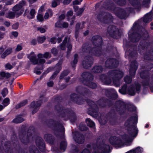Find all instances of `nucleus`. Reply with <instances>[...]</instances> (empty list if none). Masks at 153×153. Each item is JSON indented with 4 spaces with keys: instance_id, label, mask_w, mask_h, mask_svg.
<instances>
[{
    "instance_id": "1",
    "label": "nucleus",
    "mask_w": 153,
    "mask_h": 153,
    "mask_svg": "<svg viewBox=\"0 0 153 153\" xmlns=\"http://www.w3.org/2000/svg\"><path fill=\"white\" fill-rule=\"evenodd\" d=\"M131 120H128L125 123V126L128 129H126L130 136L125 135L124 138L125 143L122 144L121 141L118 139L116 137H111L109 141L111 144L114 145H117L120 147H121L125 146H129L131 145L132 140L130 137H136L138 133V130L137 127L134 125L137 122V116L132 117Z\"/></svg>"
},
{
    "instance_id": "2",
    "label": "nucleus",
    "mask_w": 153,
    "mask_h": 153,
    "mask_svg": "<svg viewBox=\"0 0 153 153\" xmlns=\"http://www.w3.org/2000/svg\"><path fill=\"white\" fill-rule=\"evenodd\" d=\"M51 56V54L48 52H46L43 54L39 53L38 55V57L39 59H40L37 60L36 59V55L34 53L32 52L28 56V57L33 64L42 65L45 62V59H42V58L44 57L48 59L50 58Z\"/></svg>"
},
{
    "instance_id": "3",
    "label": "nucleus",
    "mask_w": 153,
    "mask_h": 153,
    "mask_svg": "<svg viewBox=\"0 0 153 153\" xmlns=\"http://www.w3.org/2000/svg\"><path fill=\"white\" fill-rule=\"evenodd\" d=\"M24 4V2H21L13 7L12 10L15 13V15L16 17H19L22 13L23 11L22 9V8Z\"/></svg>"
},
{
    "instance_id": "4",
    "label": "nucleus",
    "mask_w": 153,
    "mask_h": 153,
    "mask_svg": "<svg viewBox=\"0 0 153 153\" xmlns=\"http://www.w3.org/2000/svg\"><path fill=\"white\" fill-rule=\"evenodd\" d=\"M97 147L98 151L103 153H109L110 152V148L109 146L105 144L102 142L100 143H97Z\"/></svg>"
},
{
    "instance_id": "5",
    "label": "nucleus",
    "mask_w": 153,
    "mask_h": 153,
    "mask_svg": "<svg viewBox=\"0 0 153 153\" xmlns=\"http://www.w3.org/2000/svg\"><path fill=\"white\" fill-rule=\"evenodd\" d=\"M119 91L120 93L123 94L127 92L129 95H133L135 93L134 88L132 86L127 89L126 85H124L121 89H119Z\"/></svg>"
},
{
    "instance_id": "6",
    "label": "nucleus",
    "mask_w": 153,
    "mask_h": 153,
    "mask_svg": "<svg viewBox=\"0 0 153 153\" xmlns=\"http://www.w3.org/2000/svg\"><path fill=\"white\" fill-rule=\"evenodd\" d=\"M128 35L129 38L131 39V41L133 42H137L138 41L141 37V35L138 33H134L131 35L130 32H129Z\"/></svg>"
},
{
    "instance_id": "7",
    "label": "nucleus",
    "mask_w": 153,
    "mask_h": 153,
    "mask_svg": "<svg viewBox=\"0 0 153 153\" xmlns=\"http://www.w3.org/2000/svg\"><path fill=\"white\" fill-rule=\"evenodd\" d=\"M137 67V62L134 61L132 62L130 66V74L133 76L135 74V71Z\"/></svg>"
},
{
    "instance_id": "8",
    "label": "nucleus",
    "mask_w": 153,
    "mask_h": 153,
    "mask_svg": "<svg viewBox=\"0 0 153 153\" xmlns=\"http://www.w3.org/2000/svg\"><path fill=\"white\" fill-rule=\"evenodd\" d=\"M93 149H96V148H94L93 144H88L86 146V148L82 151L81 153H90V151Z\"/></svg>"
},
{
    "instance_id": "9",
    "label": "nucleus",
    "mask_w": 153,
    "mask_h": 153,
    "mask_svg": "<svg viewBox=\"0 0 153 153\" xmlns=\"http://www.w3.org/2000/svg\"><path fill=\"white\" fill-rule=\"evenodd\" d=\"M28 11L26 10L25 11V13L27 15V17L30 19H33L34 18L36 14V11L35 9H31L30 12L28 13Z\"/></svg>"
},
{
    "instance_id": "10",
    "label": "nucleus",
    "mask_w": 153,
    "mask_h": 153,
    "mask_svg": "<svg viewBox=\"0 0 153 153\" xmlns=\"http://www.w3.org/2000/svg\"><path fill=\"white\" fill-rule=\"evenodd\" d=\"M113 75L115 77L114 78H121L123 76V73L118 70L114 71L112 73L111 75Z\"/></svg>"
},
{
    "instance_id": "11",
    "label": "nucleus",
    "mask_w": 153,
    "mask_h": 153,
    "mask_svg": "<svg viewBox=\"0 0 153 153\" xmlns=\"http://www.w3.org/2000/svg\"><path fill=\"white\" fill-rule=\"evenodd\" d=\"M117 64V62L116 61V60L114 59H108L106 62L105 64L106 66L107 67H108L110 68V65H113L114 64Z\"/></svg>"
},
{
    "instance_id": "12",
    "label": "nucleus",
    "mask_w": 153,
    "mask_h": 153,
    "mask_svg": "<svg viewBox=\"0 0 153 153\" xmlns=\"http://www.w3.org/2000/svg\"><path fill=\"white\" fill-rule=\"evenodd\" d=\"M55 26L57 27L66 28L68 26V24L65 22H61L60 21H58L56 23Z\"/></svg>"
},
{
    "instance_id": "13",
    "label": "nucleus",
    "mask_w": 153,
    "mask_h": 153,
    "mask_svg": "<svg viewBox=\"0 0 153 153\" xmlns=\"http://www.w3.org/2000/svg\"><path fill=\"white\" fill-rule=\"evenodd\" d=\"M55 69H57V71H56L54 74L51 76V79H53L54 78L58 73L59 72L61 69V64H57L55 67Z\"/></svg>"
},
{
    "instance_id": "14",
    "label": "nucleus",
    "mask_w": 153,
    "mask_h": 153,
    "mask_svg": "<svg viewBox=\"0 0 153 153\" xmlns=\"http://www.w3.org/2000/svg\"><path fill=\"white\" fill-rule=\"evenodd\" d=\"M12 51V48H8L1 55V57L3 59L7 55L11 53Z\"/></svg>"
},
{
    "instance_id": "15",
    "label": "nucleus",
    "mask_w": 153,
    "mask_h": 153,
    "mask_svg": "<svg viewBox=\"0 0 153 153\" xmlns=\"http://www.w3.org/2000/svg\"><path fill=\"white\" fill-rule=\"evenodd\" d=\"M152 16L151 13L147 14L143 18V21L146 23H147L151 20V18Z\"/></svg>"
},
{
    "instance_id": "16",
    "label": "nucleus",
    "mask_w": 153,
    "mask_h": 153,
    "mask_svg": "<svg viewBox=\"0 0 153 153\" xmlns=\"http://www.w3.org/2000/svg\"><path fill=\"white\" fill-rule=\"evenodd\" d=\"M74 138L75 141L79 143H82L84 141V137L82 136H81L77 138L76 137H74Z\"/></svg>"
},
{
    "instance_id": "17",
    "label": "nucleus",
    "mask_w": 153,
    "mask_h": 153,
    "mask_svg": "<svg viewBox=\"0 0 153 153\" xmlns=\"http://www.w3.org/2000/svg\"><path fill=\"white\" fill-rule=\"evenodd\" d=\"M62 1V0H53L52 2L51 7H56L60 4Z\"/></svg>"
},
{
    "instance_id": "18",
    "label": "nucleus",
    "mask_w": 153,
    "mask_h": 153,
    "mask_svg": "<svg viewBox=\"0 0 153 153\" xmlns=\"http://www.w3.org/2000/svg\"><path fill=\"white\" fill-rule=\"evenodd\" d=\"M5 15L6 17L9 19H13L16 16L15 13L12 12H9L6 13Z\"/></svg>"
},
{
    "instance_id": "19",
    "label": "nucleus",
    "mask_w": 153,
    "mask_h": 153,
    "mask_svg": "<svg viewBox=\"0 0 153 153\" xmlns=\"http://www.w3.org/2000/svg\"><path fill=\"white\" fill-rule=\"evenodd\" d=\"M53 15L52 10H49L48 12L46 13L44 16V18L45 19H47L49 17L52 16Z\"/></svg>"
},
{
    "instance_id": "20",
    "label": "nucleus",
    "mask_w": 153,
    "mask_h": 153,
    "mask_svg": "<svg viewBox=\"0 0 153 153\" xmlns=\"http://www.w3.org/2000/svg\"><path fill=\"white\" fill-rule=\"evenodd\" d=\"M10 74L8 73H5L4 72H0V79H2L4 77H9L10 76Z\"/></svg>"
},
{
    "instance_id": "21",
    "label": "nucleus",
    "mask_w": 153,
    "mask_h": 153,
    "mask_svg": "<svg viewBox=\"0 0 153 153\" xmlns=\"http://www.w3.org/2000/svg\"><path fill=\"white\" fill-rule=\"evenodd\" d=\"M10 99L8 98H6L3 100L2 104L5 107L7 106L10 104Z\"/></svg>"
},
{
    "instance_id": "22",
    "label": "nucleus",
    "mask_w": 153,
    "mask_h": 153,
    "mask_svg": "<svg viewBox=\"0 0 153 153\" xmlns=\"http://www.w3.org/2000/svg\"><path fill=\"white\" fill-rule=\"evenodd\" d=\"M23 119L22 117L18 116L14 119L13 121L16 123H19L23 122Z\"/></svg>"
},
{
    "instance_id": "23",
    "label": "nucleus",
    "mask_w": 153,
    "mask_h": 153,
    "mask_svg": "<svg viewBox=\"0 0 153 153\" xmlns=\"http://www.w3.org/2000/svg\"><path fill=\"white\" fill-rule=\"evenodd\" d=\"M67 143L66 141H64L62 142L60 144V148L61 150H65L66 148Z\"/></svg>"
},
{
    "instance_id": "24",
    "label": "nucleus",
    "mask_w": 153,
    "mask_h": 153,
    "mask_svg": "<svg viewBox=\"0 0 153 153\" xmlns=\"http://www.w3.org/2000/svg\"><path fill=\"white\" fill-rule=\"evenodd\" d=\"M39 106L38 104H36V103L34 102H32L30 105V107L31 108H34L36 109V111H32V113L33 114L35 113L37 111V108Z\"/></svg>"
},
{
    "instance_id": "25",
    "label": "nucleus",
    "mask_w": 153,
    "mask_h": 153,
    "mask_svg": "<svg viewBox=\"0 0 153 153\" xmlns=\"http://www.w3.org/2000/svg\"><path fill=\"white\" fill-rule=\"evenodd\" d=\"M86 123L87 125L90 127H93L94 126V123L90 119L88 118L86 120Z\"/></svg>"
},
{
    "instance_id": "26",
    "label": "nucleus",
    "mask_w": 153,
    "mask_h": 153,
    "mask_svg": "<svg viewBox=\"0 0 153 153\" xmlns=\"http://www.w3.org/2000/svg\"><path fill=\"white\" fill-rule=\"evenodd\" d=\"M93 71L95 73H98L102 71V69L101 66H96L93 69Z\"/></svg>"
},
{
    "instance_id": "27",
    "label": "nucleus",
    "mask_w": 153,
    "mask_h": 153,
    "mask_svg": "<svg viewBox=\"0 0 153 153\" xmlns=\"http://www.w3.org/2000/svg\"><path fill=\"white\" fill-rule=\"evenodd\" d=\"M116 30V27L114 26H110L108 28V30L110 33L114 32Z\"/></svg>"
},
{
    "instance_id": "28",
    "label": "nucleus",
    "mask_w": 153,
    "mask_h": 153,
    "mask_svg": "<svg viewBox=\"0 0 153 153\" xmlns=\"http://www.w3.org/2000/svg\"><path fill=\"white\" fill-rule=\"evenodd\" d=\"M67 40V38L65 37L62 44L60 45V48L62 50H64L65 48V43Z\"/></svg>"
},
{
    "instance_id": "29",
    "label": "nucleus",
    "mask_w": 153,
    "mask_h": 153,
    "mask_svg": "<svg viewBox=\"0 0 153 153\" xmlns=\"http://www.w3.org/2000/svg\"><path fill=\"white\" fill-rule=\"evenodd\" d=\"M83 66L86 68H88V67H90L91 66V63L89 61H87L85 63L83 62Z\"/></svg>"
},
{
    "instance_id": "30",
    "label": "nucleus",
    "mask_w": 153,
    "mask_h": 153,
    "mask_svg": "<svg viewBox=\"0 0 153 153\" xmlns=\"http://www.w3.org/2000/svg\"><path fill=\"white\" fill-rule=\"evenodd\" d=\"M37 19L39 22H42L44 20L43 15L40 14H38L37 16Z\"/></svg>"
},
{
    "instance_id": "31",
    "label": "nucleus",
    "mask_w": 153,
    "mask_h": 153,
    "mask_svg": "<svg viewBox=\"0 0 153 153\" xmlns=\"http://www.w3.org/2000/svg\"><path fill=\"white\" fill-rule=\"evenodd\" d=\"M8 91L6 88H4L2 91L1 94L4 97L8 94Z\"/></svg>"
},
{
    "instance_id": "32",
    "label": "nucleus",
    "mask_w": 153,
    "mask_h": 153,
    "mask_svg": "<svg viewBox=\"0 0 153 153\" xmlns=\"http://www.w3.org/2000/svg\"><path fill=\"white\" fill-rule=\"evenodd\" d=\"M124 81L126 82L129 83L131 82V78L129 76H126L125 77Z\"/></svg>"
},
{
    "instance_id": "33",
    "label": "nucleus",
    "mask_w": 153,
    "mask_h": 153,
    "mask_svg": "<svg viewBox=\"0 0 153 153\" xmlns=\"http://www.w3.org/2000/svg\"><path fill=\"white\" fill-rule=\"evenodd\" d=\"M45 40V36L39 37L38 38V41L40 43H43Z\"/></svg>"
},
{
    "instance_id": "34",
    "label": "nucleus",
    "mask_w": 153,
    "mask_h": 153,
    "mask_svg": "<svg viewBox=\"0 0 153 153\" xmlns=\"http://www.w3.org/2000/svg\"><path fill=\"white\" fill-rule=\"evenodd\" d=\"M150 1V0H146L143 2V5L146 7H148L149 6Z\"/></svg>"
},
{
    "instance_id": "35",
    "label": "nucleus",
    "mask_w": 153,
    "mask_h": 153,
    "mask_svg": "<svg viewBox=\"0 0 153 153\" xmlns=\"http://www.w3.org/2000/svg\"><path fill=\"white\" fill-rule=\"evenodd\" d=\"M84 10V9L83 8H79L78 10H77V14L78 15H79L81 14L83 12Z\"/></svg>"
},
{
    "instance_id": "36",
    "label": "nucleus",
    "mask_w": 153,
    "mask_h": 153,
    "mask_svg": "<svg viewBox=\"0 0 153 153\" xmlns=\"http://www.w3.org/2000/svg\"><path fill=\"white\" fill-rule=\"evenodd\" d=\"M73 14V11L72 10H70L67 12V15L69 18H73V17L72 16Z\"/></svg>"
},
{
    "instance_id": "37",
    "label": "nucleus",
    "mask_w": 153,
    "mask_h": 153,
    "mask_svg": "<svg viewBox=\"0 0 153 153\" xmlns=\"http://www.w3.org/2000/svg\"><path fill=\"white\" fill-rule=\"evenodd\" d=\"M13 67V65L9 63L6 64L5 65V68L6 69H10Z\"/></svg>"
},
{
    "instance_id": "38",
    "label": "nucleus",
    "mask_w": 153,
    "mask_h": 153,
    "mask_svg": "<svg viewBox=\"0 0 153 153\" xmlns=\"http://www.w3.org/2000/svg\"><path fill=\"white\" fill-rule=\"evenodd\" d=\"M57 38L56 37L52 38L51 39L50 41L51 43L55 44L56 43Z\"/></svg>"
},
{
    "instance_id": "39",
    "label": "nucleus",
    "mask_w": 153,
    "mask_h": 153,
    "mask_svg": "<svg viewBox=\"0 0 153 153\" xmlns=\"http://www.w3.org/2000/svg\"><path fill=\"white\" fill-rule=\"evenodd\" d=\"M68 74V73L66 71H64V72L62 73L60 76L59 78L60 79H62L64 76L67 75Z\"/></svg>"
},
{
    "instance_id": "40",
    "label": "nucleus",
    "mask_w": 153,
    "mask_h": 153,
    "mask_svg": "<svg viewBox=\"0 0 153 153\" xmlns=\"http://www.w3.org/2000/svg\"><path fill=\"white\" fill-rule=\"evenodd\" d=\"M72 0H64L63 3L65 5H67L70 4Z\"/></svg>"
},
{
    "instance_id": "41",
    "label": "nucleus",
    "mask_w": 153,
    "mask_h": 153,
    "mask_svg": "<svg viewBox=\"0 0 153 153\" xmlns=\"http://www.w3.org/2000/svg\"><path fill=\"white\" fill-rule=\"evenodd\" d=\"M52 53L54 55H56L57 53V49L55 48H53L51 51Z\"/></svg>"
},
{
    "instance_id": "42",
    "label": "nucleus",
    "mask_w": 153,
    "mask_h": 153,
    "mask_svg": "<svg viewBox=\"0 0 153 153\" xmlns=\"http://www.w3.org/2000/svg\"><path fill=\"white\" fill-rule=\"evenodd\" d=\"M22 46L19 45H18L16 48V51H19L21 50L22 49Z\"/></svg>"
},
{
    "instance_id": "43",
    "label": "nucleus",
    "mask_w": 153,
    "mask_h": 153,
    "mask_svg": "<svg viewBox=\"0 0 153 153\" xmlns=\"http://www.w3.org/2000/svg\"><path fill=\"white\" fill-rule=\"evenodd\" d=\"M89 86L91 88H94L97 87V85L95 83L91 82L90 83Z\"/></svg>"
},
{
    "instance_id": "44",
    "label": "nucleus",
    "mask_w": 153,
    "mask_h": 153,
    "mask_svg": "<svg viewBox=\"0 0 153 153\" xmlns=\"http://www.w3.org/2000/svg\"><path fill=\"white\" fill-rule=\"evenodd\" d=\"M78 56L77 54H75L74 56V59L73 62L74 64H76L78 61Z\"/></svg>"
},
{
    "instance_id": "45",
    "label": "nucleus",
    "mask_w": 153,
    "mask_h": 153,
    "mask_svg": "<svg viewBox=\"0 0 153 153\" xmlns=\"http://www.w3.org/2000/svg\"><path fill=\"white\" fill-rule=\"evenodd\" d=\"M67 46L68 48V52L70 51L72 48V46L71 44L70 43H68L67 44Z\"/></svg>"
},
{
    "instance_id": "46",
    "label": "nucleus",
    "mask_w": 153,
    "mask_h": 153,
    "mask_svg": "<svg viewBox=\"0 0 153 153\" xmlns=\"http://www.w3.org/2000/svg\"><path fill=\"white\" fill-rule=\"evenodd\" d=\"M53 82L51 81H50L47 83V85L49 87H51L53 86Z\"/></svg>"
},
{
    "instance_id": "47",
    "label": "nucleus",
    "mask_w": 153,
    "mask_h": 153,
    "mask_svg": "<svg viewBox=\"0 0 153 153\" xmlns=\"http://www.w3.org/2000/svg\"><path fill=\"white\" fill-rule=\"evenodd\" d=\"M81 2L79 0H75L73 2L74 4H79Z\"/></svg>"
},
{
    "instance_id": "48",
    "label": "nucleus",
    "mask_w": 153,
    "mask_h": 153,
    "mask_svg": "<svg viewBox=\"0 0 153 153\" xmlns=\"http://www.w3.org/2000/svg\"><path fill=\"white\" fill-rule=\"evenodd\" d=\"M27 103V101L25 100L24 101L21 102L20 104V106L19 107H20L21 106H23L25 105Z\"/></svg>"
},
{
    "instance_id": "49",
    "label": "nucleus",
    "mask_w": 153,
    "mask_h": 153,
    "mask_svg": "<svg viewBox=\"0 0 153 153\" xmlns=\"http://www.w3.org/2000/svg\"><path fill=\"white\" fill-rule=\"evenodd\" d=\"M19 26V24L18 23H16L14 24L13 25V28L15 29H17Z\"/></svg>"
},
{
    "instance_id": "50",
    "label": "nucleus",
    "mask_w": 153,
    "mask_h": 153,
    "mask_svg": "<svg viewBox=\"0 0 153 153\" xmlns=\"http://www.w3.org/2000/svg\"><path fill=\"white\" fill-rule=\"evenodd\" d=\"M38 30L41 33H44L45 31V30L42 27H40L38 29Z\"/></svg>"
},
{
    "instance_id": "51",
    "label": "nucleus",
    "mask_w": 153,
    "mask_h": 153,
    "mask_svg": "<svg viewBox=\"0 0 153 153\" xmlns=\"http://www.w3.org/2000/svg\"><path fill=\"white\" fill-rule=\"evenodd\" d=\"M6 11V10L1 11L0 12V16H4L5 13Z\"/></svg>"
},
{
    "instance_id": "52",
    "label": "nucleus",
    "mask_w": 153,
    "mask_h": 153,
    "mask_svg": "<svg viewBox=\"0 0 153 153\" xmlns=\"http://www.w3.org/2000/svg\"><path fill=\"white\" fill-rule=\"evenodd\" d=\"M12 34L15 37L17 36L18 33L16 32H12Z\"/></svg>"
},
{
    "instance_id": "53",
    "label": "nucleus",
    "mask_w": 153,
    "mask_h": 153,
    "mask_svg": "<svg viewBox=\"0 0 153 153\" xmlns=\"http://www.w3.org/2000/svg\"><path fill=\"white\" fill-rule=\"evenodd\" d=\"M31 43L32 45H35L36 43V41L35 39H33L32 40Z\"/></svg>"
},
{
    "instance_id": "54",
    "label": "nucleus",
    "mask_w": 153,
    "mask_h": 153,
    "mask_svg": "<svg viewBox=\"0 0 153 153\" xmlns=\"http://www.w3.org/2000/svg\"><path fill=\"white\" fill-rule=\"evenodd\" d=\"M24 55V53H19L18 56V57L19 59H21L22 58Z\"/></svg>"
},
{
    "instance_id": "55",
    "label": "nucleus",
    "mask_w": 153,
    "mask_h": 153,
    "mask_svg": "<svg viewBox=\"0 0 153 153\" xmlns=\"http://www.w3.org/2000/svg\"><path fill=\"white\" fill-rule=\"evenodd\" d=\"M4 24L6 26L8 27L10 25V23L9 22L6 21L4 22Z\"/></svg>"
},
{
    "instance_id": "56",
    "label": "nucleus",
    "mask_w": 153,
    "mask_h": 153,
    "mask_svg": "<svg viewBox=\"0 0 153 153\" xmlns=\"http://www.w3.org/2000/svg\"><path fill=\"white\" fill-rule=\"evenodd\" d=\"M44 10V7L43 6H42L39 10V12H42Z\"/></svg>"
},
{
    "instance_id": "57",
    "label": "nucleus",
    "mask_w": 153,
    "mask_h": 153,
    "mask_svg": "<svg viewBox=\"0 0 153 153\" xmlns=\"http://www.w3.org/2000/svg\"><path fill=\"white\" fill-rule=\"evenodd\" d=\"M74 8L75 11L76 12V13H77V10L79 9L78 7L77 6H75L74 7Z\"/></svg>"
},
{
    "instance_id": "58",
    "label": "nucleus",
    "mask_w": 153,
    "mask_h": 153,
    "mask_svg": "<svg viewBox=\"0 0 153 153\" xmlns=\"http://www.w3.org/2000/svg\"><path fill=\"white\" fill-rule=\"evenodd\" d=\"M4 51V49L3 47L0 48V55H1L2 54V53Z\"/></svg>"
},
{
    "instance_id": "59",
    "label": "nucleus",
    "mask_w": 153,
    "mask_h": 153,
    "mask_svg": "<svg viewBox=\"0 0 153 153\" xmlns=\"http://www.w3.org/2000/svg\"><path fill=\"white\" fill-rule=\"evenodd\" d=\"M4 37V34L3 33H0V40H1Z\"/></svg>"
},
{
    "instance_id": "60",
    "label": "nucleus",
    "mask_w": 153,
    "mask_h": 153,
    "mask_svg": "<svg viewBox=\"0 0 153 153\" xmlns=\"http://www.w3.org/2000/svg\"><path fill=\"white\" fill-rule=\"evenodd\" d=\"M65 16L64 15L62 14L60 15L59 17V18L60 19H62L65 18Z\"/></svg>"
},
{
    "instance_id": "61",
    "label": "nucleus",
    "mask_w": 153,
    "mask_h": 153,
    "mask_svg": "<svg viewBox=\"0 0 153 153\" xmlns=\"http://www.w3.org/2000/svg\"><path fill=\"white\" fill-rule=\"evenodd\" d=\"M31 4H32L35 2L37 0H27Z\"/></svg>"
},
{
    "instance_id": "62",
    "label": "nucleus",
    "mask_w": 153,
    "mask_h": 153,
    "mask_svg": "<svg viewBox=\"0 0 153 153\" xmlns=\"http://www.w3.org/2000/svg\"><path fill=\"white\" fill-rule=\"evenodd\" d=\"M4 108V106L3 105H2L0 104V111H1Z\"/></svg>"
},
{
    "instance_id": "63",
    "label": "nucleus",
    "mask_w": 153,
    "mask_h": 153,
    "mask_svg": "<svg viewBox=\"0 0 153 153\" xmlns=\"http://www.w3.org/2000/svg\"><path fill=\"white\" fill-rule=\"evenodd\" d=\"M74 20V19H69V20L70 21V22H71V23H70V25H72L73 23V21Z\"/></svg>"
},
{
    "instance_id": "64",
    "label": "nucleus",
    "mask_w": 153,
    "mask_h": 153,
    "mask_svg": "<svg viewBox=\"0 0 153 153\" xmlns=\"http://www.w3.org/2000/svg\"><path fill=\"white\" fill-rule=\"evenodd\" d=\"M12 0V1H10V2H8H8H7V5H10V4H12L13 3V0Z\"/></svg>"
}]
</instances>
